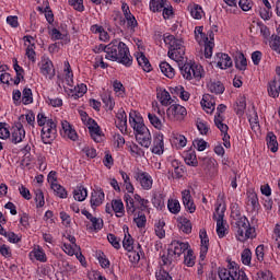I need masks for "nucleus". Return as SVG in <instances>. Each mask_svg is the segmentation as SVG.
<instances>
[{
    "instance_id": "17",
    "label": "nucleus",
    "mask_w": 280,
    "mask_h": 280,
    "mask_svg": "<svg viewBox=\"0 0 280 280\" xmlns=\"http://www.w3.org/2000/svg\"><path fill=\"white\" fill-rule=\"evenodd\" d=\"M217 58H219L217 67H220V69H229V67H233V60L228 54L219 52L217 54Z\"/></svg>"
},
{
    "instance_id": "12",
    "label": "nucleus",
    "mask_w": 280,
    "mask_h": 280,
    "mask_svg": "<svg viewBox=\"0 0 280 280\" xmlns=\"http://www.w3.org/2000/svg\"><path fill=\"white\" fill-rule=\"evenodd\" d=\"M61 127H62V131H61L62 137H67L71 141H78V132L74 131V129L71 127V124H69V121L62 120Z\"/></svg>"
},
{
    "instance_id": "58",
    "label": "nucleus",
    "mask_w": 280,
    "mask_h": 280,
    "mask_svg": "<svg viewBox=\"0 0 280 280\" xmlns=\"http://www.w3.org/2000/svg\"><path fill=\"white\" fill-rule=\"evenodd\" d=\"M126 21H127V26L130 27L131 30H135V27H137L138 23H137V19H135V15L129 14L125 16Z\"/></svg>"
},
{
    "instance_id": "9",
    "label": "nucleus",
    "mask_w": 280,
    "mask_h": 280,
    "mask_svg": "<svg viewBox=\"0 0 280 280\" xmlns=\"http://www.w3.org/2000/svg\"><path fill=\"white\" fill-rule=\"evenodd\" d=\"M88 129L93 141H95V143H102V137H104V135L102 133V128H100V125H97L95 119H88Z\"/></svg>"
},
{
    "instance_id": "18",
    "label": "nucleus",
    "mask_w": 280,
    "mask_h": 280,
    "mask_svg": "<svg viewBox=\"0 0 280 280\" xmlns=\"http://www.w3.org/2000/svg\"><path fill=\"white\" fill-rule=\"evenodd\" d=\"M137 62L139 67H141L147 73H150V71H152V65H150V60L148 59V57H145L143 52L137 54Z\"/></svg>"
},
{
    "instance_id": "54",
    "label": "nucleus",
    "mask_w": 280,
    "mask_h": 280,
    "mask_svg": "<svg viewBox=\"0 0 280 280\" xmlns=\"http://www.w3.org/2000/svg\"><path fill=\"white\" fill-rule=\"evenodd\" d=\"M163 266H172V262L174 261V253L167 252V255L162 256Z\"/></svg>"
},
{
    "instance_id": "8",
    "label": "nucleus",
    "mask_w": 280,
    "mask_h": 280,
    "mask_svg": "<svg viewBox=\"0 0 280 280\" xmlns=\"http://www.w3.org/2000/svg\"><path fill=\"white\" fill-rule=\"evenodd\" d=\"M58 130L56 129V124L52 119H48L46 125L42 128V140L43 143H51L56 139Z\"/></svg>"
},
{
    "instance_id": "28",
    "label": "nucleus",
    "mask_w": 280,
    "mask_h": 280,
    "mask_svg": "<svg viewBox=\"0 0 280 280\" xmlns=\"http://www.w3.org/2000/svg\"><path fill=\"white\" fill-rule=\"evenodd\" d=\"M126 210L128 215H135L137 206H135V199L130 195H125Z\"/></svg>"
},
{
    "instance_id": "48",
    "label": "nucleus",
    "mask_w": 280,
    "mask_h": 280,
    "mask_svg": "<svg viewBox=\"0 0 280 280\" xmlns=\"http://www.w3.org/2000/svg\"><path fill=\"white\" fill-rule=\"evenodd\" d=\"M133 222H136L138 229H143L148 219H145V214L138 212V217L133 219Z\"/></svg>"
},
{
    "instance_id": "29",
    "label": "nucleus",
    "mask_w": 280,
    "mask_h": 280,
    "mask_svg": "<svg viewBox=\"0 0 280 280\" xmlns=\"http://www.w3.org/2000/svg\"><path fill=\"white\" fill-rule=\"evenodd\" d=\"M267 145L272 152H277V150H279V142H277V136H275V133L269 132L267 135Z\"/></svg>"
},
{
    "instance_id": "50",
    "label": "nucleus",
    "mask_w": 280,
    "mask_h": 280,
    "mask_svg": "<svg viewBox=\"0 0 280 280\" xmlns=\"http://www.w3.org/2000/svg\"><path fill=\"white\" fill-rule=\"evenodd\" d=\"M213 47H215V44L213 42H206L205 44V57L211 58L213 56Z\"/></svg>"
},
{
    "instance_id": "32",
    "label": "nucleus",
    "mask_w": 280,
    "mask_h": 280,
    "mask_svg": "<svg viewBox=\"0 0 280 280\" xmlns=\"http://www.w3.org/2000/svg\"><path fill=\"white\" fill-rule=\"evenodd\" d=\"M112 209L114 213H117V218H122L124 217V202L121 200H113L112 201Z\"/></svg>"
},
{
    "instance_id": "49",
    "label": "nucleus",
    "mask_w": 280,
    "mask_h": 280,
    "mask_svg": "<svg viewBox=\"0 0 280 280\" xmlns=\"http://www.w3.org/2000/svg\"><path fill=\"white\" fill-rule=\"evenodd\" d=\"M117 119L119 121V128H126L128 126V117L126 116V112L118 113Z\"/></svg>"
},
{
    "instance_id": "60",
    "label": "nucleus",
    "mask_w": 280,
    "mask_h": 280,
    "mask_svg": "<svg viewBox=\"0 0 280 280\" xmlns=\"http://www.w3.org/2000/svg\"><path fill=\"white\" fill-rule=\"evenodd\" d=\"M190 14L192 19H197V20L202 19V8L199 5H196L194 9H191Z\"/></svg>"
},
{
    "instance_id": "15",
    "label": "nucleus",
    "mask_w": 280,
    "mask_h": 280,
    "mask_svg": "<svg viewBox=\"0 0 280 280\" xmlns=\"http://www.w3.org/2000/svg\"><path fill=\"white\" fill-rule=\"evenodd\" d=\"M232 268L226 269L222 268L219 269V279L221 280H236L237 279V268L233 267V264H231Z\"/></svg>"
},
{
    "instance_id": "53",
    "label": "nucleus",
    "mask_w": 280,
    "mask_h": 280,
    "mask_svg": "<svg viewBox=\"0 0 280 280\" xmlns=\"http://www.w3.org/2000/svg\"><path fill=\"white\" fill-rule=\"evenodd\" d=\"M31 255H33V257H35V259H37V261H47V257L45 256V253L40 249H35L31 253Z\"/></svg>"
},
{
    "instance_id": "23",
    "label": "nucleus",
    "mask_w": 280,
    "mask_h": 280,
    "mask_svg": "<svg viewBox=\"0 0 280 280\" xmlns=\"http://www.w3.org/2000/svg\"><path fill=\"white\" fill-rule=\"evenodd\" d=\"M280 93V81L273 79L268 83V94L270 97H279Z\"/></svg>"
},
{
    "instance_id": "43",
    "label": "nucleus",
    "mask_w": 280,
    "mask_h": 280,
    "mask_svg": "<svg viewBox=\"0 0 280 280\" xmlns=\"http://www.w3.org/2000/svg\"><path fill=\"white\" fill-rule=\"evenodd\" d=\"M133 200H136V202L140 203V207H138V209L140 211H145L148 210V203L150 202L149 200L144 199V198H141L140 195L136 194L133 196Z\"/></svg>"
},
{
    "instance_id": "64",
    "label": "nucleus",
    "mask_w": 280,
    "mask_h": 280,
    "mask_svg": "<svg viewBox=\"0 0 280 280\" xmlns=\"http://www.w3.org/2000/svg\"><path fill=\"white\" fill-rule=\"evenodd\" d=\"M257 280H277L272 277V272L270 271H261L258 273V279Z\"/></svg>"
},
{
    "instance_id": "27",
    "label": "nucleus",
    "mask_w": 280,
    "mask_h": 280,
    "mask_svg": "<svg viewBox=\"0 0 280 280\" xmlns=\"http://www.w3.org/2000/svg\"><path fill=\"white\" fill-rule=\"evenodd\" d=\"M156 96L158 100H160L162 106H170V104H172V96L170 95V92H167L166 90H160Z\"/></svg>"
},
{
    "instance_id": "31",
    "label": "nucleus",
    "mask_w": 280,
    "mask_h": 280,
    "mask_svg": "<svg viewBox=\"0 0 280 280\" xmlns=\"http://www.w3.org/2000/svg\"><path fill=\"white\" fill-rule=\"evenodd\" d=\"M234 110L238 117H242L244 115V110H246V96H241L237 100Z\"/></svg>"
},
{
    "instance_id": "59",
    "label": "nucleus",
    "mask_w": 280,
    "mask_h": 280,
    "mask_svg": "<svg viewBox=\"0 0 280 280\" xmlns=\"http://www.w3.org/2000/svg\"><path fill=\"white\" fill-rule=\"evenodd\" d=\"M197 129L199 130L200 135H207L209 132V126L206 125V122H202V120H197Z\"/></svg>"
},
{
    "instance_id": "63",
    "label": "nucleus",
    "mask_w": 280,
    "mask_h": 280,
    "mask_svg": "<svg viewBox=\"0 0 280 280\" xmlns=\"http://www.w3.org/2000/svg\"><path fill=\"white\" fill-rule=\"evenodd\" d=\"M192 144L195 145V148H196V145H197V150L199 151V152H205V150H207V141H205V140H195L194 142H192Z\"/></svg>"
},
{
    "instance_id": "36",
    "label": "nucleus",
    "mask_w": 280,
    "mask_h": 280,
    "mask_svg": "<svg viewBox=\"0 0 280 280\" xmlns=\"http://www.w3.org/2000/svg\"><path fill=\"white\" fill-rule=\"evenodd\" d=\"M40 71L43 75H49L51 71H54V63L51 62V60L47 59L42 61Z\"/></svg>"
},
{
    "instance_id": "2",
    "label": "nucleus",
    "mask_w": 280,
    "mask_h": 280,
    "mask_svg": "<svg viewBox=\"0 0 280 280\" xmlns=\"http://www.w3.org/2000/svg\"><path fill=\"white\" fill-rule=\"evenodd\" d=\"M129 121L136 132V139L142 148H150L152 145V135L150 129L143 124V118L136 116L132 117V114L129 115Z\"/></svg>"
},
{
    "instance_id": "24",
    "label": "nucleus",
    "mask_w": 280,
    "mask_h": 280,
    "mask_svg": "<svg viewBox=\"0 0 280 280\" xmlns=\"http://www.w3.org/2000/svg\"><path fill=\"white\" fill-rule=\"evenodd\" d=\"M208 89L211 93H215V95H222L224 93V84L220 81H210Z\"/></svg>"
},
{
    "instance_id": "40",
    "label": "nucleus",
    "mask_w": 280,
    "mask_h": 280,
    "mask_svg": "<svg viewBox=\"0 0 280 280\" xmlns=\"http://www.w3.org/2000/svg\"><path fill=\"white\" fill-rule=\"evenodd\" d=\"M51 189L55 191L56 196L59 198H67V190L65 187L60 186L59 184L52 183Z\"/></svg>"
},
{
    "instance_id": "41",
    "label": "nucleus",
    "mask_w": 280,
    "mask_h": 280,
    "mask_svg": "<svg viewBox=\"0 0 280 280\" xmlns=\"http://www.w3.org/2000/svg\"><path fill=\"white\" fill-rule=\"evenodd\" d=\"M241 259L244 266H250V261L253 259V253L250 252V249L248 248L244 249L241 255Z\"/></svg>"
},
{
    "instance_id": "21",
    "label": "nucleus",
    "mask_w": 280,
    "mask_h": 280,
    "mask_svg": "<svg viewBox=\"0 0 280 280\" xmlns=\"http://www.w3.org/2000/svg\"><path fill=\"white\" fill-rule=\"evenodd\" d=\"M163 148H164L163 135L158 133L153 140V149H152L153 154H163Z\"/></svg>"
},
{
    "instance_id": "19",
    "label": "nucleus",
    "mask_w": 280,
    "mask_h": 280,
    "mask_svg": "<svg viewBox=\"0 0 280 280\" xmlns=\"http://www.w3.org/2000/svg\"><path fill=\"white\" fill-rule=\"evenodd\" d=\"M234 62L238 71H246V67H248V61L246 60L244 52H236V55L234 56Z\"/></svg>"
},
{
    "instance_id": "16",
    "label": "nucleus",
    "mask_w": 280,
    "mask_h": 280,
    "mask_svg": "<svg viewBox=\"0 0 280 280\" xmlns=\"http://www.w3.org/2000/svg\"><path fill=\"white\" fill-rule=\"evenodd\" d=\"M200 259L205 261V257H207V253H209V237L207 236V231L200 232Z\"/></svg>"
},
{
    "instance_id": "35",
    "label": "nucleus",
    "mask_w": 280,
    "mask_h": 280,
    "mask_svg": "<svg viewBox=\"0 0 280 280\" xmlns=\"http://www.w3.org/2000/svg\"><path fill=\"white\" fill-rule=\"evenodd\" d=\"M184 264L188 268H192V266L196 265V256H194V250L192 249L187 250V255L184 256Z\"/></svg>"
},
{
    "instance_id": "5",
    "label": "nucleus",
    "mask_w": 280,
    "mask_h": 280,
    "mask_svg": "<svg viewBox=\"0 0 280 280\" xmlns=\"http://www.w3.org/2000/svg\"><path fill=\"white\" fill-rule=\"evenodd\" d=\"M179 69L185 80H194V78L195 80H200L202 78V73H205L202 66L198 65L184 63L180 66L179 63Z\"/></svg>"
},
{
    "instance_id": "11",
    "label": "nucleus",
    "mask_w": 280,
    "mask_h": 280,
    "mask_svg": "<svg viewBox=\"0 0 280 280\" xmlns=\"http://www.w3.org/2000/svg\"><path fill=\"white\" fill-rule=\"evenodd\" d=\"M24 137H25V129L23 128V124L16 122L12 130L11 141L13 143H21Z\"/></svg>"
},
{
    "instance_id": "37",
    "label": "nucleus",
    "mask_w": 280,
    "mask_h": 280,
    "mask_svg": "<svg viewBox=\"0 0 280 280\" xmlns=\"http://www.w3.org/2000/svg\"><path fill=\"white\" fill-rule=\"evenodd\" d=\"M214 124L223 135H229V126L222 122V115L214 117Z\"/></svg>"
},
{
    "instance_id": "56",
    "label": "nucleus",
    "mask_w": 280,
    "mask_h": 280,
    "mask_svg": "<svg viewBox=\"0 0 280 280\" xmlns=\"http://www.w3.org/2000/svg\"><path fill=\"white\" fill-rule=\"evenodd\" d=\"M156 280H173L172 276L165 269H160L159 272L155 273Z\"/></svg>"
},
{
    "instance_id": "7",
    "label": "nucleus",
    "mask_w": 280,
    "mask_h": 280,
    "mask_svg": "<svg viewBox=\"0 0 280 280\" xmlns=\"http://www.w3.org/2000/svg\"><path fill=\"white\" fill-rule=\"evenodd\" d=\"M166 115L171 121H183L187 117V108L178 104H173L167 108Z\"/></svg>"
},
{
    "instance_id": "62",
    "label": "nucleus",
    "mask_w": 280,
    "mask_h": 280,
    "mask_svg": "<svg viewBox=\"0 0 280 280\" xmlns=\"http://www.w3.org/2000/svg\"><path fill=\"white\" fill-rule=\"evenodd\" d=\"M0 139H10V130L5 128L3 122H0Z\"/></svg>"
},
{
    "instance_id": "3",
    "label": "nucleus",
    "mask_w": 280,
    "mask_h": 280,
    "mask_svg": "<svg viewBox=\"0 0 280 280\" xmlns=\"http://www.w3.org/2000/svg\"><path fill=\"white\" fill-rule=\"evenodd\" d=\"M163 40L165 45H168V58L175 60V62H183V60H185V46L183 45V40L170 34H164Z\"/></svg>"
},
{
    "instance_id": "6",
    "label": "nucleus",
    "mask_w": 280,
    "mask_h": 280,
    "mask_svg": "<svg viewBox=\"0 0 280 280\" xmlns=\"http://www.w3.org/2000/svg\"><path fill=\"white\" fill-rule=\"evenodd\" d=\"M224 211H226V208L219 205L213 214V219L217 220V233L220 238L225 237L226 233H229V230L224 226Z\"/></svg>"
},
{
    "instance_id": "22",
    "label": "nucleus",
    "mask_w": 280,
    "mask_h": 280,
    "mask_svg": "<svg viewBox=\"0 0 280 280\" xmlns=\"http://www.w3.org/2000/svg\"><path fill=\"white\" fill-rule=\"evenodd\" d=\"M91 207L92 209H95V207H100L102 202H104V191L98 190V191H93L91 195Z\"/></svg>"
},
{
    "instance_id": "1",
    "label": "nucleus",
    "mask_w": 280,
    "mask_h": 280,
    "mask_svg": "<svg viewBox=\"0 0 280 280\" xmlns=\"http://www.w3.org/2000/svg\"><path fill=\"white\" fill-rule=\"evenodd\" d=\"M106 60L112 62H119L124 67H132V56L130 55V48L126 43L119 39H114L109 44L108 55L105 56Z\"/></svg>"
},
{
    "instance_id": "46",
    "label": "nucleus",
    "mask_w": 280,
    "mask_h": 280,
    "mask_svg": "<svg viewBox=\"0 0 280 280\" xmlns=\"http://www.w3.org/2000/svg\"><path fill=\"white\" fill-rule=\"evenodd\" d=\"M133 244H135V241L132 240V236L125 235V238L122 241V246H124L125 250H128V253H130L132 250V248H135Z\"/></svg>"
},
{
    "instance_id": "14",
    "label": "nucleus",
    "mask_w": 280,
    "mask_h": 280,
    "mask_svg": "<svg viewBox=\"0 0 280 280\" xmlns=\"http://www.w3.org/2000/svg\"><path fill=\"white\" fill-rule=\"evenodd\" d=\"M136 180L140 182V185L144 189H152V176L145 172H138L135 175Z\"/></svg>"
},
{
    "instance_id": "42",
    "label": "nucleus",
    "mask_w": 280,
    "mask_h": 280,
    "mask_svg": "<svg viewBox=\"0 0 280 280\" xmlns=\"http://www.w3.org/2000/svg\"><path fill=\"white\" fill-rule=\"evenodd\" d=\"M148 117L150 124H152L154 128H156L158 130H161V128H163V122H161V119L156 115L149 113Z\"/></svg>"
},
{
    "instance_id": "52",
    "label": "nucleus",
    "mask_w": 280,
    "mask_h": 280,
    "mask_svg": "<svg viewBox=\"0 0 280 280\" xmlns=\"http://www.w3.org/2000/svg\"><path fill=\"white\" fill-rule=\"evenodd\" d=\"M107 240L109 244H112V246L116 248V250H119V248H121V244H119V238H117L115 234H108Z\"/></svg>"
},
{
    "instance_id": "47",
    "label": "nucleus",
    "mask_w": 280,
    "mask_h": 280,
    "mask_svg": "<svg viewBox=\"0 0 280 280\" xmlns=\"http://www.w3.org/2000/svg\"><path fill=\"white\" fill-rule=\"evenodd\" d=\"M35 202L37 203V208L45 207V195L43 194V190L37 189L35 191Z\"/></svg>"
},
{
    "instance_id": "34",
    "label": "nucleus",
    "mask_w": 280,
    "mask_h": 280,
    "mask_svg": "<svg viewBox=\"0 0 280 280\" xmlns=\"http://www.w3.org/2000/svg\"><path fill=\"white\" fill-rule=\"evenodd\" d=\"M22 102L25 106H27V104H32L34 102V97L32 94V89L30 88H25L22 92Z\"/></svg>"
},
{
    "instance_id": "45",
    "label": "nucleus",
    "mask_w": 280,
    "mask_h": 280,
    "mask_svg": "<svg viewBox=\"0 0 280 280\" xmlns=\"http://www.w3.org/2000/svg\"><path fill=\"white\" fill-rule=\"evenodd\" d=\"M232 212H231V218H232V222H235L237 220H242V212L240 211V207L237 206V203H234L232 207Z\"/></svg>"
},
{
    "instance_id": "33",
    "label": "nucleus",
    "mask_w": 280,
    "mask_h": 280,
    "mask_svg": "<svg viewBox=\"0 0 280 280\" xmlns=\"http://www.w3.org/2000/svg\"><path fill=\"white\" fill-rule=\"evenodd\" d=\"M186 165L191 167H198V159L196 158V151H188L185 156Z\"/></svg>"
},
{
    "instance_id": "13",
    "label": "nucleus",
    "mask_w": 280,
    "mask_h": 280,
    "mask_svg": "<svg viewBox=\"0 0 280 280\" xmlns=\"http://www.w3.org/2000/svg\"><path fill=\"white\" fill-rule=\"evenodd\" d=\"M182 198L185 209L189 211V213L196 212V205L194 203V200L191 199V191L186 189L182 191Z\"/></svg>"
},
{
    "instance_id": "38",
    "label": "nucleus",
    "mask_w": 280,
    "mask_h": 280,
    "mask_svg": "<svg viewBox=\"0 0 280 280\" xmlns=\"http://www.w3.org/2000/svg\"><path fill=\"white\" fill-rule=\"evenodd\" d=\"M178 228L183 233L189 234L191 233V221L188 219H180Z\"/></svg>"
},
{
    "instance_id": "30",
    "label": "nucleus",
    "mask_w": 280,
    "mask_h": 280,
    "mask_svg": "<svg viewBox=\"0 0 280 280\" xmlns=\"http://www.w3.org/2000/svg\"><path fill=\"white\" fill-rule=\"evenodd\" d=\"M167 5V0H151L150 10L152 12H161Z\"/></svg>"
},
{
    "instance_id": "20",
    "label": "nucleus",
    "mask_w": 280,
    "mask_h": 280,
    "mask_svg": "<svg viewBox=\"0 0 280 280\" xmlns=\"http://www.w3.org/2000/svg\"><path fill=\"white\" fill-rule=\"evenodd\" d=\"M203 110H215V98L210 94H205L201 100Z\"/></svg>"
},
{
    "instance_id": "4",
    "label": "nucleus",
    "mask_w": 280,
    "mask_h": 280,
    "mask_svg": "<svg viewBox=\"0 0 280 280\" xmlns=\"http://www.w3.org/2000/svg\"><path fill=\"white\" fill-rule=\"evenodd\" d=\"M232 226L238 242H246V240H253L257 237L255 228L250 226V222L246 217H242L236 221H232Z\"/></svg>"
},
{
    "instance_id": "39",
    "label": "nucleus",
    "mask_w": 280,
    "mask_h": 280,
    "mask_svg": "<svg viewBox=\"0 0 280 280\" xmlns=\"http://www.w3.org/2000/svg\"><path fill=\"white\" fill-rule=\"evenodd\" d=\"M167 207H168V211H171V213H174V214L180 213V202L178 200L170 199Z\"/></svg>"
},
{
    "instance_id": "51",
    "label": "nucleus",
    "mask_w": 280,
    "mask_h": 280,
    "mask_svg": "<svg viewBox=\"0 0 280 280\" xmlns=\"http://www.w3.org/2000/svg\"><path fill=\"white\" fill-rule=\"evenodd\" d=\"M69 3L78 12H84V0H69Z\"/></svg>"
},
{
    "instance_id": "44",
    "label": "nucleus",
    "mask_w": 280,
    "mask_h": 280,
    "mask_svg": "<svg viewBox=\"0 0 280 280\" xmlns=\"http://www.w3.org/2000/svg\"><path fill=\"white\" fill-rule=\"evenodd\" d=\"M165 221H159L155 224V234L158 235V237H160V240H163V237H165Z\"/></svg>"
},
{
    "instance_id": "61",
    "label": "nucleus",
    "mask_w": 280,
    "mask_h": 280,
    "mask_svg": "<svg viewBox=\"0 0 280 280\" xmlns=\"http://www.w3.org/2000/svg\"><path fill=\"white\" fill-rule=\"evenodd\" d=\"M90 222H92V226H93L94 231H100L104 226V221H102V219H97L95 217Z\"/></svg>"
},
{
    "instance_id": "26",
    "label": "nucleus",
    "mask_w": 280,
    "mask_h": 280,
    "mask_svg": "<svg viewBox=\"0 0 280 280\" xmlns=\"http://www.w3.org/2000/svg\"><path fill=\"white\" fill-rule=\"evenodd\" d=\"M74 200H78L79 202H84L86 200V196H89V191L84 186H78L73 190Z\"/></svg>"
},
{
    "instance_id": "10",
    "label": "nucleus",
    "mask_w": 280,
    "mask_h": 280,
    "mask_svg": "<svg viewBox=\"0 0 280 280\" xmlns=\"http://www.w3.org/2000/svg\"><path fill=\"white\" fill-rule=\"evenodd\" d=\"M170 253H173L176 257H180L185 250H189V243H183L180 241H173L168 247Z\"/></svg>"
},
{
    "instance_id": "25",
    "label": "nucleus",
    "mask_w": 280,
    "mask_h": 280,
    "mask_svg": "<svg viewBox=\"0 0 280 280\" xmlns=\"http://www.w3.org/2000/svg\"><path fill=\"white\" fill-rule=\"evenodd\" d=\"M160 69L166 78L172 79L176 75V71L173 69V67L167 61H162L160 63Z\"/></svg>"
},
{
    "instance_id": "57",
    "label": "nucleus",
    "mask_w": 280,
    "mask_h": 280,
    "mask_svg": "<svg viewBox=\"0 0 280 280\" xmlns=\"http://www.w3.org/2000/svg\"><path fill=\"white\" fill-rule=\"evenodd\" d=\"M238 5L243 12H248L249 10L253 9V3L248 0H240Z\"/></svg>"
},
{
    "instance_id": "55",
    "label": "nucleus",
    "mask_w": 280,
    "mask_h": 280,
    "mask_svg": "<svg viewBox=\"0 0 280 280\" xmlns=\"http://www.w3.org/2000/svg\"><path fill=\"white\" fill-rule=\"evenodd\" d=\"M109 49H110V44H108V45L101 44L98 46H95L93 48V51H94V54H102V51H104L106 54V56H108Z\"/></svg>"
}]
</instances>
